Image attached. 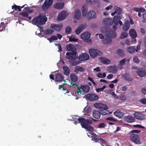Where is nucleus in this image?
<instances>
[{
	"label": "nucleus",
	"mask_w": 146,
	"mask_h": 146,
	"mask_svg": "<svg viewBox=\"0 0 146 146\" xmlns=\"http://www.w3.org/2000/svg\"><path fill=\"white\" fill-rule=\"evenodd\" d=\"M126 60V58H124L119 61L120 65H123L124 64Z\"/></svg>",
	"instance_id": "nucleus-56"
},
{
	"label": "nucleus",
	"mask_w": 146,
	"mask_h": 146,
	"mask_svg": "<svg viewBox=\"0 0 146 146\" xmlns=\"http://www.w3.org/2000/svg\"><path fill=\"white\" fill-rule=\"evenodd\" d=\"M133 60V61L136 63H138L139 62V60L137 56L134 57Z\"/></svg>",
	"instance_id": "nucleus-53"
},
{
	"label": "nucleus",
	"mask_w": 146,
	"mask_h": 146,
	"mask_svg": "<svg viewBox=\"0 0 146 146\" xmlns=\"http://www.w3.org/2000/svg\"><path fill=\"white\" fill-rule=\"evenodd\" d=\"M99 140L98 142L100 143L102 146H104V145L106 144V141L105 140L102 139H99Z\"/></svg>",
	"instance_id": "nucleus-48"
},
{
	"label": "nucleus",
	"mask_w": 146,
	"mask_h": 146,
	"mask_svg": "<svg viewBox=\"0 0 146 146\" xmlns=\"http://www.w3.org/2000/svg\"><path fill=\"white\" fill-rule=\"evenodd\" d=\"M81 125L82 128L88 131H92L93 130V128L92 126L86 123H81Z\"/></svg>",
	"instance_id": "nucleus-15"
},
{
	"label": "nucleus",
	"mask_w": 146,
	"mask_h": 146,
	"mask_svg": "<svg viewBox=\"0 0 146 146\" xmlns=\"http://www.w3.org/2000/svg\"><path fill=\"white\" fill-rule=\"evenodd\" d=\"M63 28L62 24H58L55 25V30L56 31H60Z\"/></svg>",
	"instance_id": "nucleus-39"
},
{
	"label": "nucleus",
	"mask_w": 146,
	"mask_h": 146,
	"mask_svg": "<svg viewBox=\"0 0 146 146\" xmlns=\"http://www.w3.org/2000/svg\"><path fill=\"white\" fill-rule=\"evenodd\" d=\"M47 21V18L46 16L40 15L32 19V23L37 26L42 25L45 23Z\"/></svg>",
	"instance_id": "nucleus-2"
},
{
	"label": "nucleus",
	"mask_w": 146,
	"mask_h": 146,
	"mask_svg": "<svg viewBox=\"0 0 146 146\" xmlns=\"http://www.w3.org/2000/svg\"><path fill=\"white\" fill-rule=\"evenodd\" d=\"M120 17L118 16H115L113 18V22L115 25H117L119 24V21L120 20Z\"/></svg>",
	"instance_id": "nucleus-36"
},
{
	"label": "nucleus",
	"mask_w": 146,
	"mask_h": 146,
	"mask_svg": "<svg viewBox=\"0 0 146 146\" xmlns=\"http://www.w3.org/2000/svg\"><path fill=\"white\" fill-rule=\"evenodd\" d=\"M89 52L90 56L92 58H95L98 55L101 56L103 54L102 52L94 48L90 49Z\"/></svg>",
	"instance_id": "nucleus-5"
},
{
	"label": "nucleus",
	"mask_w": 146,
	"mask_h": 146,
	"mask_svg": "<svg viewBox=\"0 0 146 146\" xmlns=\"http://www.w3.org/2000/svg\"><path fill=\"white\" fill-rule=\"evenodd\" d=\"M123 119L125 121L128 123H133L135 122V120L133 117L130 115H128L125 116Z\"/></svg>",
	"instance_id": "nucleus-11"
},
{
	"label": "nucleus",
	"mask_w": 146,
	"mask_h": 146,
	"mask_svg": "<svg viewBox=\"0 0 146 146\" xmlns=\"http://www.w3.org/2000/svg\"><path fill=\"white\" fill-rule=\"evenodd\" d=\"M93 121L92 120L90 119H85V123L87 124H92L93 123Z\"/></svg>",
	"instance_id": "nucleus-52"
},
{
	"label": "nucleus",
	"mask_w": 146,
	"mask_h": 146,
	"mask_svg": "<svg viewBox=\"0 0 146 146\" xmlns=\"http://www.w3.org/2000/svg\"><path fill=\"white\" fill-rule=\"evenodd\" d=\"M88 20H90L92 18H95L96 17L95 12L94 11H91L88 13Z\"/></svg>",
	"instance_id": "nucleus-13"
},
{
	"label": "nucleus",
	"mask_w": 146,
	"mask_h": 146,
	"mask_svg": "<svg viewBox=\"0 0 146 146\" xmlns=\"http://www.w3.org/2000/svg\"><path fill=\"white\" fill-rule=\"evenodd\" d=\"M78 40L74 38H72V37H70L69 38V41L70 42L74 41V42H77Z\"/></svg>",
	"instance_id": "nucleus-55"
},
{
	"label": "nucleus",
	"mask_w": 146,
	"mask_h": 146,
	"mask_svg": "<svg viewBox=\"0 0 146 146\" xmlns=\"http://www.w3.org/2000/svg\"><path fill=\"white\" fill-rule=\"evenodd\" d=\"M111 95H112V96L113 98H114L116 99H117L118 98V96H117L116 94H115L114 92H112L111 93Z\"/></svg>",
	"instance_id": "nucleus-60"
},
{
	"label": "nucleus",
	"mask_w": 146,
	"mask_h": 146,
	"mask_svg": "<svg viewBox=\"0 0 146 146\" xmlns=\"http://www.w3.org/2000/svg\"><path fill=\"white\" fill-rule=\"evenodd\" d=\"M81 16V12L79 9H76V10L75 14L74 15V18L76 19L79 20Z\"/></svg>",
	"instance_id": "nucleus-32"
},
{
	"label": "nucleus",
	"mask_w": 146,
	"mask_h": 146,
	"mask_svg": "<svg viewBox=\"0 0 146 146\" xmlns=\"http://www.w3.org/2000/svg\"><path fill=\"white\" fill-rule=\"evenodd\" d=\"M128 33H127L124 32H123L121 35L120 38L121 39L124 38L128 36Z\"/></svg>",
	"instance_id": "nucleus-43"
},
{
	"label": "nucleus",
	"mask_w": 146,
	"mask_h": 146,
	"mask_svg": "<svg viewBox=\"0 0 146 146\" xmlns=\"http://www.w3.org/2000/svg\"><path fill=\"white\" fill-rule=\"evenodd\" d=\"M99 60L102 63L105 64H108L110 62V60L108 59L103 57H100Z\"/></svg>",
	"instance_id": "nucleus-30"
},
{
	"label": "nucleus",
	"mask_w": 146,
	"mask_h": 146,
	"mask_svg": "<svg viewBox=\"0 0 146 146\" xmlns=\"http://www.w3.org/2000/svg\"><path fill=\"white\" fill-rule=\"evenodd\" d=\"M137 74L139 76L142 77L146 75V70L143 68H139L137 71Z\"/></svg>",
	"instance_id": "nucleus-14"
},
{
	"label": "nucleus",
	"mask_w": 146,
	"mask_h": 146,
	"mask_svg": "<svg viewBox=\"0 0 146 146\" xmlns=\"http://www.w3.org/2000/svg\"><path fill=\"white\" fill-rule=\"evenodd\" d=\"M83 91L85 92H88L90 90V88L88 86L86 85H81V88Z\"/></svg>",
	"instance_id": "nucleus-34"
},
{
	"label": "nucleus",
	"mask_w": 146,
	"mask_h": 146,
	"mask_svg": "<svg viewBox=\"0 0 146 146\" xmlns=\"http://www.w3.org/2000/svg\"><path fill=\"white\" fill-rule=\"evenodd\" d=\"M133 126L135 127L141 128H143V129L145 128V127H144L143 126H142L141 125H139V124H137V125H133Z\"/></svg>",
	"instance_id": "nucleus-58"
},
{
	"label": "nucleus",
	"mask_w": 146,
	"mask_h": 146,
	"mask_svg": "<svg viewBox=\"0 0 146 146\" xmlns=\"http://www.w3.org/2000/svg\"><path fill=\"white\" fill-rule=\"evenodd\" d=\"M129 33L131 38H136L137 36L136 32L133 29H130L129 31Z\"/></svg>",
	"instance_id": "nucleus-24"
},
{
	"label": "nucleus",
	"mask_w": 146,
	"mask_h": 146,
	"mask_svg": "<svg viewBox=\"0 0 146 146\" xmlns=\"http://www.w3.org/2000/svg\"><path fill=\"white\" fill-rule=\"evenodd\" d=\"M81 97L85 98L86 100H97L98 98L97 95L93 94H88L87 95H84V96H81Z\"/></svg>",
	"instance_id": "nucleus-7"
},
{
	"label": "nucleus",
	"mask_w": 146,
	"mask_h": 146,
	"mask_svg": "<svg viewBox=\"0 0 146 146\" xmlns=\"http://www.w3.org/2000/svg\"><path fill=\"white\" fill-rule=\"evenodd\" d=\"M140 48V46L139 45H137L135 48V46H129L127 48V50L128 52L130 54H133L135 52H137L139 50Z\"/></svg>",
	"instance_id": "nucleus-8"
},
{
	"label": "nucleus",
	"mask_w": 146,
	"mask_h": 146,
	"mask_svg": "<svg viewBox=\"0 0 146 146\" xmlns=\"http://www.w3.org/2000/svg\"><path fill=\"white\" fill-rule=\"evenodd\" d=\"M64 79L63 75L61 73H58L55 75L54 81L56 83H61Z\"/></svg>",
	"instance_id": "nucleus-10"
},
{
	"label": "nucleus",
	"mask_w": 146,
	"mask_h": 146,
	"mask_svg": "<svg viewBox=\"0 0 146 146\" xmlns=\"http://www.w3.org/2000/svg\"><path fill=\"white\" fill-rule=\"evenodd\" d=\"M66 48L68 51L72 52H75L76 51V48L75 46L72 44H70L67 45Z\"/></svg>",
	"instance_id": "nucleus-22"
},
{
	"label": "nucleus",
	"mask_w": 146,
	"mask_h": 146,
	"mask_svg": "<svg viewBox=\"0 0 146 146\" xmlns=\"http://www.w3.org/2000/svg\"><path fill=\"white\" fill-rule=\"evenodd\" d=\"M141 132L140 130H132L131 131H130V133H139Z\"/></svg>",
	"instance_id": "nucleus-59"
},
{
	"label": "nucleus",
	"mask_w": 146,
	"mask_h": 146,
	"mask_svg": "<svg viewBox=\"0 0 146 146\" xmlns=\"http://www.w3.org/2000/svg\"><path fill=\"white\" fill-rule=\"evenodd\" d=\"M114 8L115 10V11L117 15H119L121 14L122 12V10L121 8L115 6L114 7Z\"/></svg>",
	"instance_id": "nucleus-38"
},
{
	"label": "nucleus",
	"mask_w": 146,
	"mask_h": 146,
	"mask_svg": "<svg viewBox=\"0 0 146 146\" xmlns=\"http://www.w3.org/2000/svg\"><path fill=\"white\" fill-rule=\"evenodd\" d=\"M114 114L115 116L119 118L122 117L124 115V114L122 112L118 110L114 112Z\"/></svg>",
	"instance_id": "nucleus-29"
},
{
	"label": "nucleus",
	"mask_w": 146,
	"mask_h": 146,
	"mask_svg": "<svg viewBox=\"0 0 146 146\" xmlns=\"http://www.w3.org/2000/svg\"><path fill=\"white\" fill-rule=\"evenodd\" d=\"M12 9H14V10H18L19 11H21V7L19 6H17L15 5H14L12 6Z\"/></svg>",
	"instance_id": "nucleus-46"
},
{
	"label": "nucleus",
	"mask_w": 146,
	"mask_h": 146,
	"mask_svg": "<svg viewBox=\"0 0 146 146\" xmlns=\"http://www.w3.org/2000/svg\"><path fill=\"white\" fill-rule=\"evenodd\" d=\"M107 120L111 121L114 122H117L118 121L116 119H115L113 117H107L106 119Z\"/></svg>",
	"instance_id": "nucleus-51"
},
{
	"label": "nucleus",
	"mask_w": 146,
	"mask_h": 146,
	"mask_svg": "<svg viewBox=\"0 0 146 146\" xmlns=\"http://www.w3.org/2000/svg\"><path fill=\"white\" fill-rule=\"evenodd\" d=\"M50 39L52 40H56L58 39V37L55 35H52L51 36Z\"/></svg>",
	"instance_id": "nucleus-61"
},
{
	"label": "nucleus",
	"mask_w": 146,
	"mask_h": 146,
	"mask_svg": "<svg viewBox=\"0 0 146 146\" xmlns=\"http://www.w3.org/2000/svg\"><path fill=\"white\" fill-rule=\"evenodd\" d=\"M86 119L83 117H79L78 119V120L79 121V123H80L81 125V123H85Z\"/></svg>",
	"instance_id": "nucleus-50"
},
{
	"label": "nucleus",
	"mask_w": 146,
	"mask_h": 146,
	"mask_svg": "<svg viewBox=\"0 0 146 146\" xmlns=\"http://www.w3.org/2000/svg\"><path fill=\"white\" fill-rule=\"evenodd\" d=\"M6 20H4V21L2 22L0 25V31H2L5 29L6 25L8 23V21H6Z\"/></svg>",
	"instance_id": "nucleus-27"
},
{
	"label": "nucleus",
	"mask_w": 146,
	"mask_h": 146,
	"mask_svg": "<svg viewBox=\"0 0 146 146\" xmlns=\"http://www.w3.org/2000/svg\"><path fill=\"white\" fill-rule=\"evenodd\" d=\"M82 11L83 16H86L87 15L88 11V9L87 8V6L86 5H83Z\"/></svg>",
	"instance_id": "nucleus-31"
},
{
	"label": "nucleus",
	"mask_w": 146,
	"mask_h": 146,
	"mask_svg": "<svg viewBox=\"0 0 146 146\" xmlns=\"http://www.w3.org/2000/svg\"><path fill=\"white\" fill-rule=\"evenodd\" d=\"M130 137V140L135 144H140L141 143V138L137 134L131 133Z\"/></svg>",
	"instance_id": "nucleus-4"
},
{
	"label": "nucleus",
	"mask_w": 146,
	"mask_h": 146,
	"mask_svg": "<svg viewBox=\"0 0 146 146\" xmlns=\"http://www.w3.org/2000/svg\"><path fill=\"white\" fill-rule=\"evenodd\" d=\"M66 57L67 59L70 60H75L78 57V54L75 52H67L66 54Z\"/></svg>",
	"instance_id": "nucleus-6"
},
{
	"label": "nucleus",
	"mask_w": 146,
	"mask_h": 146,
	"mask_svg": "<svg viewBox=\"0 0 146 146\" xmlns=\"http://www.w3.org/2000/svg\"><path fill=\"white\" fill-rule=\"evenodd\" d=\"M89 58V55L86 53H83L79 57V59L81 61L88 60Z\"/></svg>",
	"instance_id": "nucleus-17"
},
{
	"label": "nucleus",
	"mask_w": 146,
	"mask_h": 146,
	"mask_svg": "<svg viewBox=\"0 0 146 146\" xmlns=\"http://www.w3.org/2000/svg\"><path fill=\"white\" fill-rule=\"evenodd\" d=\"M64 5V4L63 3H57L53 5V7L55 9H62Z\"/></svg>",
	"instance_id": "nucleus-26"
},
{
	"label": "nucleus",
	"mask_w": 146,
	"mask_h": 146,
	"mask_svg": "<svg viewBox=\"0 0 146 146\" xmlns=\"http://www.w3.org/2000/svg\"><path fill=\"white\" fill-rule=\"evenodd\" d=\"M53 3V0H46L42 5L43 8H47L50 6Z\"/></svg>",
	"instance_id": "nucleus-21"
},
{
	"label": "nucleus",
	"mask_w": 146,
	"mask_h": 146,
	"mask_svg": "<svg viewBox=\"0 0 146 146\" xmlns=\"http://www.w3.org/2000/svg\"><path fill=\"white\" fill-rule=\"evenodd\" d=\"M81 88L80 87L79 88L78 87V89H77L76 90L77 94H78V96H79V98L80 97L81 98H82L81 96L82 97L83 96H84L85 95L83 94H82V91L81 90Z\"/></svg>",
	"instance_id": "nucleus-40"
},
{
	"label": "nucleus",
	"mask_w": 146,
	"mask_h": 146,
	"mask_svg": "<svg viewBox=\"0 0 146 146\" xmlns=\"http://www.w3.org/2000/svg\"><path fill=\"white\" fill-rule=\"evenodd\" d=\"M79 62L77 61H73L71 63V65L72 66H75L78 64H79Z\"/></svg>",
	"instance_id": "nucleus-57"
},
{
	"label": "nucleus",
	"mask_w": 146,
	"mask_h": 146,
	"mask_svg": "<svg viewBox=\"0 0 146 146\" xmlns=\"http://www.w3.org/2000/svg\"><path fill=\"white\" fill-rule=\"evenodd\" d=\"M71 28L69 26L66 27L65 29L66 33L67 34H69L71 32Z\"/></svg>",
	"instance_id": "nucleus-47"
},
{
	"label": "nucleus",
	"mask_w": 146,
	"mask_h": 146,
	"mask_svg": "<svg viewBox=\"0 0 146 146\" xmlns=\"http://www.w3.org/2000/svg\"><path fill=\"white\" fill-rule=\"evenodd\" d=\"M86 25L85 24H82L80 25L75 31V33L76 34H79L86 27Z\"/></svg>",
	"instance_id": "nucleus-12"
},
{
	"label": "nucleus",
	"mask_w": 146,
	"mask_h": 146,
	"mask_svg": "<svg viewBox=\"0 0 146 146\" xmlns=\"http://www.w3.org/2000/svg\"><path fill=\"white\" fill-rule=\"evenodd\" d=\"M93 115L94 118L96 119L100 118L101 116V113L99 111L94 110L93 111Z\"/></svg>",
	"instance_id": "nucleus-25"
},
{
	"label": "nucleus",
	"mask_w": 146,
	"mask_h": 146,
	"mask_svg": "<svg viewBox=\"0 0 146 146\" xmlns=\"http://www.w3.org/2000/svg\"><path fill=\"white\" fill-rule=\"evenodd\" d=\"M103 22L106 26H110L112 24L113 21L111 19L107 18L104 20Z\"/></svg>",
	"instance_id": "nucleus-19"
},
{
	"label": "nucleus",
	"mask_w": 146,
	"mask_h": 146,
	"mask_svg": "<svg viewBox=\"0 0 146 146\" xmlns=\"http://www.w3.org/2000/svg\"><path fill=\"white\" fill-rule=\"evenodd\" d=\"M63 69L64 71V74L66 76H68L70 73V70L66 66H64Z\"/></svg>",
	"instance_id": "nucleus-35"
},
{
	"label": "nucleus",
	"mask_w": 146,
	"mask_h": 146,
	"mask_svg": "<svg viewBox=\"0 0 146 146\" xmlns=\"http://www.w3.org/2000/svg\"><path fill=\"white\" fill-rule=\"evenodd\" d=\"M66 11H61L58 16V20L61 21L65 19L66 16Z\"/></svg>",
	"instance_id": "nucleus-18"
},
{
	"label": "nucleus",
	"mask_w": 146,
	"mask_h": 146,
	"mask_svg": "<svg viewBox=\"0 0 146 146\" xmlns=\"http://www.w3.org/2000/svg\"><path fill=\"white\" fill-rule=\"evenodd\" d=\"M58 46V51H61L62 50V48L61 45L60 44H56Z\"/></svg>",
	"instance_id": "nucleus-62"
},
{
	"label": "nucleus",
	"mask_w": 146,
	"mask_h": 146,
	"mask_svg": "<svg viewBox=\"0 0 146 146\" xmlns=\"http://www.w3.org/2000/svg\"><path fill=\"white\" fill-rule=\"evenodd\" d=\"M106 125V124L105 123H102L98 125V127L100 128H104Z\"/></svg>",
	"instance_id": "nucleus-54"
},
{
	"label": "nucleus",
	"mask_w": 146,
	"mask_h": 146,
	"mask_svg": "<svg viewBox=\"0 0 146 146\" xmlns=\"http://www.w3.org/2000/svg\"><path fill=\"white\" fill-rule=\"evenodd\" d=\"M134 117L139 120H143L145 119V115L140 112L136 111L134 114Z\"/></svg>",
	"instance_id": "nucleus-9"
},
{
	"label": "nucleus",
	"mask_w": 146,
	"mask_h": 146,
	"mask_svg": "<svg viewBox=\"0 0 146 146\" xmlns=\"http://www.w3.org/2000/svg\"><path fill=\"white\" fill-rule=\"evenodd\" d=\"M117 70V67L115 66H109L108 68V71L110 72L113 73H114L116 72Z\"/></svg>",
	"instance_id": "nucleus-23"
},
{
	"label": "nucleus",
	"mask_w": 146,
	"mask_h": 146,
	"mask_svg": "<svg viewBox=\"0 0 146 146\" xmlns=\"http://www.w3.org/2000/svg\"><path fill=\"white\" fill-rule=\"evenodd\" d=\"M19 15L24 17H26L27 19L29 17V14L27 12H22L20 13Z\"/></svg>",
	"instance_id": "nucleus-45"
},
{
	"label": "nucleus",
	"mask_w": 146,
	"mask_h": 146,
	"mask_svg": "<svg viewBox=\"0 0 146 146\" xmlns=\"http://www.w3.org/2000/svg\"><path fill=\"white\" fill-rule=\"evenodd\" d=\"M106 86H104L103 87L100 88H98L96 89V92H100L103 91L106 88Z\"/></svg>",
	"instance_id": "nucleus-49"
},
{
	"label": "nucleus",
	"mask_w": 146,
	"mask_h": 146,
	"mask_svg": "<svg viewBox=\"0 0 146 146\" xmlns=\"http://www.w3.org/2000/svg\"><path fill=\"white\" fill-rule=\"evenodd\" d=\"M94 106L97 108L102 109L101 111V113L102 115H105L110 113L108 110H107L108 107L105 105L101 103H96L94 104Z\"/></svg>",
	"instance_id": "nucleus-3"
},
{
	"label": "nucleus",
	"mask_w": 146,
	"mask_h": 146,
	"mask_svg": "<svg viewBox=\"0 0 146 146\" xmlns=\"http://www.w3.org/2000/svg\"><path fill=\"white\" fill-rule=\"evenodd\" d=\"M54 32V31L53 30L50 29H46L45 32L44 34L47 35H50L53 33Z\"/></svg>",
	"instance_id": "nucleus-44"
},
{
	"label": "nucleus",
	"mask_w": 146,
	"mask_h": 146,
	"mask_svg": "<svg viewBox=\"0 0 146 146\" xmlns=\"http://www.w3.org/2000/svg\"><path fill=\"white\" fill-rule=\"evenodd\" d=\"M130 27V23L129 21L127 20L124 23L122 27L123 30L127 31Z\"/></svg>",
	"instance_id": "nucleus-16"
},
{
	"label": "nucleus",
	"mask_w": 146,
	"mask_h": 146,
	"mask_svg": "<svg viewBox=\"0 0 146 146\" xmlns=\"http://www.w3.org/2000/svg\"><path fill=\"white\" fill-rule=\"evenodd\" d=\"M106 35L107 36L102 40V42L104 44H109L111 41V38L112 37L108 36V35Z\"/></svg>",
	"instance_id": "nucleus-28"
},
{
	"label": "nucleus",
	"mask_w": 146,
	"mask_h": 146,
	"mask_svg": "<svg viewBox=\"0 0 146 146\" xmlns=\"http://www.w3.org/2000/svg\"><path fill=\"white\" fill-rule=\"evenodd\" d=\"M117 54L120 56H123L124 55L123 51L121 49H119L117 51Z\"/></svg>",
	"instance_id": "nucleus-42"
},
{
	"label": "nucleus",
	"mask_w": 146,
	"mask_h": 146,
	"mask_svg": "<svg viewBox=\"0 0 146 146\" xmlns=\"http://www.w3.org/2000/svg\"><path fill=\"white\" fill-rule=\"evenodd\" d=\"M133 10L134 11H136L139 12H143L145 11V9L143 7H134L133 9Z\"/></svg>",
	"instance_id": "nucleus-37"
},
{
	"label": "nucleus",
	"mask_w": 146,
	"mask_h": 146,
	"mask_svg": "<svg viewBox=\"0 0 146 146\" xmlns=\"http://www.w3.org/2000/svg\"><path fill=\"white\" fill-rule=\"evenodd\" d=\"M92 140L95 141L96 142H98L99 141V139H98L97 138L94 137H92Z\"/></svg>",
	"instance_id": "nucleus-64"
},
{
	"label": "nucleus",
	"mask_w": 146,
	"mask_h": 146,
	"mask_svg": "<svg viewBox=\"0 0 146 146\" xmlns=\"http://www.w3.org/2000/svg\"><path fill=\"white\" fill-rule=\"evenodd\" d=\"M75 68V70L77 71H79L80 72H83L85 70V69L80 66H76Z\"/></svg>",
	"instance_id": "nucleus-41"
},
{
	"label": "nucleus",
	"mask_w": 146,
	"mask_h": 146,
	"mask_svg": "<svg viewBox=\"0 0 146 146\" xmlns=\"http://www.w3.org/2000/svg\"><path fill=\"white\" fill-rule=\"evenodd\" d=\"M141 92L144 94H146V88H142L141 90Z\"/></svg>",
	"instance_id": "nucleus-63"
},
{
	"label": "nucleus",
	"mask_w": 146,
	"mask_h": 146,
	"mask_svg": "<svg viewBox=\"0 0 146 146\" xmlns=\"http://www.w3.org/2000/svg\"><path fill=\"white\" fill-rule=\"evenodd\" d=\"M90 34L88 32H86L81 35V38L83 40H87L90 38Z\"/></svg>",
	"instance_id": "nucleus-20"
},
{
	"label": "nucleus",
	"mask_w": 146,
	"mask_h": 146,
	"mask_svg": "<svg viewBox=\"0 0 146 146\" xmlns=\"http://www.w3.org/2000/svg\"><path fill=\"white\" fill-rule=\"evenodd\" d=\"M116 28V27L115 25H113V30L109 28H107L105 27L101 28L100 29L101 32L105 35L111 37L112 38H115L116 36L115 30Z\"/></svg>",
	"instance_id": "nucleus-1"
},
{
	"label": "nucleus",
	"mask_w": 146,
	"mask_h": 146,
	"mask_svg": "<svg viewBox=\"0 0 146 146\" xmlns=\"http://www.w3.org/2000/svg\"><path fill=\"white\" fill-rule=\"evenodd\" d=\"M70 78L71 81L74 82H75L78 80L77 76L74 73H72L70 74Z\"/></svg>",
	"instance_id": "nucleus-33"
}]
</instances>
